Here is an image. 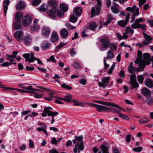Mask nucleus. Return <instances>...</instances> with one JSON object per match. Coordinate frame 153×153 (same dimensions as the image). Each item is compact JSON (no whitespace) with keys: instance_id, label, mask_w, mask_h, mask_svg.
Wrapping results in <instances>:
<instances>
[{"instance_id":"obj_1","label":"nucleus","mask_w":153,"mask_h":153,"mask_svg":"<svg viewBox=\"0 0 153 153\" xmlns=\"http://www.w3.org/2000/svg\"><path fill=\"white\" fill-rule=\"evenodd\" d=\"M75 137L77 140V143L73 149L75 153H79L84 149V144L82 142L83 137L82 136H79L78 137L75 136Z\"/></svg>"},{"instance_id":"obj_2","label":"nucleus","mask_w":153,"mask_h":153,"mask_svg":"<svg viewBox=\"0 0 153 153\" xmlns=\"http://www.w3.org/2000/svg\"><path fill=\"white\" fill-rule=\"evenodd\" d=\"M23 57L25 58V61H28L30 62H33L35 60L38 61V63L39 64H41L42 63V62L38 59L36 58L34 56V54L33 53H31L30 54L29 53H25L23 56Z\"/></svg>"},{"instance_id":"obj_3","label":"nucleus","mask_w":153,"mask_h":153,"mask_svg":"<svg viewBox=\"0 0 153 153\" xmlns=\"http://www.w3.org/2000/svg\"><path fill=\"white\" fill-rule=\"evenodd\" d=\"M97 1V4L98 6H96V12L95 8L94 7L92 8L91 11V18L94 16L99 15L100 13V11L101 9V6L102 4L101 1L100 0H98Z\"/></svg>"},{"instance_id":"obj_4","label":"nucleus","mask_w":153,"mask_h":153,"mask_svg":"<svg viewBox=\"0 0 153 153\" xmlns=\"http://www.w3.org/2000/svg\"><path fill=\"white\" fill-rule=\"evenodd\" d=\"M93 102H94L96 103H98L110 107H116L120 109L121 110H123H123V108H121L120 106L113 103L110 102H105L104 101L98 100H94V101H93Z\"/></svg>"},{"instance_id":"obj_5","label":"nucleus","mask_w":153,"mask_h":153,"mask_svg":"<svg viewBox=\"0 0 153 153\" xmlns=\"http://www.w3.org/2000/svg\"><path fill=\"white\" fill-rule=\"evenodd\" d=\"M99 41L104 48H107L109 47L110 42L107 37H103L101 38Z\"/></svg>"},{"instance_id":"obj_6","label":"nucleus","mask_w":153,"mask_h":153,"mask_svg":"<svg viewBox=\"0 0 153 153\" xmlns=\"http://www.w3.org/2000/svg\"><path fill=\"white\" fill-rule=\"evenodd\" d=\"M136 76L132 74L130 76V85L133 88L138 87L139 85L136 81Z\"/></svg>"},{"instance_id":"obj_7","label":"nucleus","mask_w":153,"mask_h":153,"mask_svg":"<svg viewBox=\"0 0 153 153\" xmlns=\"http://www.w3.org/2000/svg\"><path fill=\"white\" fill-rule=\"evenodd\" d=\"M31 21L30 16H25L23 18L22 25L25 27H27L31 23Z\"/></svg>"},{"instance_id":"obj_8","label":"nucleus","mask_w":153,"mask_h":153,"mask_svg":"<svg viewBox=\"0 0 153 153\" xmlns=\"http://www.w3.org/2000/svg\"><path fill=\"white\" fill-rule=\"evenodd\" d=\"M58 10V8H53L49 10L47 13L49 17L52 19H54L56 16V12Z\"/></svg>"},{"instance_id":"obj_9","label":"nucleus","mask_w":153,"mask_h":153,"mask_svg":"<svg viewBox=\"0 0 153 153\" xmlns=\"http://www.w3.org/2000/svg\"><path fill=\"white\" fill-rule=\"evenodd\" d=\"M143 36L145 40L142 41V45H149L150 42V41L152 39V38L149 35L144 32L143 33Z\"/></svg>"},{"instance_id":"obj_10","label":"nucleus","mask_w":153,"mask_h":153,"mask_svg":"<svg viewBox=\"0 0 153 153\" xmlns=\"http://www.w3.org/2000/svg\"><path fill=\"white\" fill-rule=\"evenodd\" d=\"M119 6L118 4L114 3L111 8L112 12L114 13H117L119 12Z\"/></svg>"},{"instance_id":"obj_11","label":"nucleus","mask_w":153,"mask_h":153,"mask_svg":"<svg viewBox=\"0 0 153 153\" xmlns=\"http://www.w3.org/2000/svg\"><path fill=\"white\" fill-rule=\"evenodd\" d=\"M14 35L15 38L18 41H20L23 39L22 33L20 31H17L16 32Z\"/></svg>"},{"instance_id":"obj_12","label":"nucleus","mask_w":153,"mask_h":153,"mask_svg":"<svg viewBox=\"0 0 153 153\" xmlns=\"http://www.w3.org/2000/svg\"><path fill=\"white\" fill-rule=\"evenodd\" d=\"M144 61L143 62H145L146 65H149L150 64V56L149 53H145L143 55Z\"/></svg>"},{"instance_id":"obj_13","label":"nucleus","mask_w":153,"mask_h":153,"mask_svg":"<svg viewBox=\"0 0 153 153\" xmlns=\"http://www.w3.org/2000/svg\"><path fill=\"white\" fill-rule=\"evenodd\" d=\"M98 26V25L95 22H92L90 23L89 27H86L85 28V30L87 31L89 29L91 30L94 31L96 28Z\"/></svg>"},{"instance_id":"obj_14","label":"nucleus","mask_w":153,"mask_h":153,"mask_svg":"<svg viewBox=\"0 0 153 153\" xmlns=\"http://www.w3.org/2000/svg\"><path fill=\"white\" fill-rule=\"evenodd\" d=\"M142 93L145 96L147 97L150 96L151 94L150 91L146 87H144L142 89Z\"/></svg>"},{"instance_id":"obj_15","label":"nucleus","mask_w":153,"mask_h":153,"mask_svg":"<svg viewBox=\"0 0 153 153\" xmlns=\"http://www.w3.org/2000/svg\"><path fill=\"white\" fill-rule=\"evenodd\" d=\"M51 30L48 27H44L42 30V32L44 36L47 37L50 34Z\"/></svg>"},{"instance_id":"obj_16","label":"nucleus","mask_w":153,"mask_h":153,"mask_svg":"<svg viewBox=\"0 0 153 153\" xmlns=\"http://www.w3.org/2000/svg\"><path fill=\"white\" fill-rule=\"evenodd\" d=\"M145 83L146 85L149 88H151L153 87V81L149 79H146Z\"/></svg>"},{"instance_id":"obj_17","label":"nucleus","mask_w":153,"mask_h":153,"mask_svg":"<svg viewBox=\"0 0 153 153\" xmlns=\"http://www.w3.org/2000/svg\"><path fill=\"white\" fill-rule=\"evenodd\" d=\"M16 10H22L25 7V4L23 1H20L16 5Z\"/></svg>"},{"instance_id":"obj_18","label":"nucleus","mask_w":153,"mask_h":153,"mask_svg":"<svg viewBox=\"0 0 153 153\" xmlns=\"http://www.w3.org/2000/svg\"><path fill=\"white\" fill-rule=\"evenodd\" d=\"M49 5L51 6L53 8H58L57 3L56 0H49L48 2Z\"/></svg>"},{"instance_id":"obj_19","label":"nucleus","mask_w":153,"mask_h":153,"mask_svg":"<svg viewBox=\"0 0 153 153\" xmlns=\"http://www.w3.org/2000/svg\"><path fill=\"white\" fill-rule=\"evenodd\" d=\"M24 44L26 45H29L32 42V39L30 36L25 37L24 39Z\"/></svg>"},{"instance_id":"obj_20","label":"nucleus","mask_w":153,"mask_h":153,"mask_svg":"<svg viewBox=\"0 0 153 153\" xmlns=\"http://www.w3.org/2000/svg\"><path fill=\"white\" fill-rule=\"evenodd\" d=\"M137 9H139L138 7H136L135 5L134 4L132 7H128L126 8V10L128 12H130L133 14L135 13V12Z\"/></svg>"},{"instance_id":"obj_21","label":"nucleus","mask_w":153,"mask_h":153,"mask_svg":"<svg viewBox=\"0 0 153 153\" xmlns=\"http://www.w3.org/2000/svg\"><path fill=\"white\" fill-rule=\"evenodd\" d=\"M60 33L62 37L63 38H65L67 37L68 33L66 29L63 28L60 31Z\"/></svg>"},{"instance_id":"obj_22","label":"nucleus","mask_w":153,"mask_h":153,"mask_svg":"<svg viewBox=\"0 0 153 153\" xmlns=\"http://www.w3.org/2000/svg\"><path fill=\"white\" fill-rule=\"evenodd\" d=\"M59 39V37L57 33L53 32L52 34L51 40L52 42H56Z\"/></svg>"},{"instance_id":"obj_23","label":"nucleus","mask_w":153,"mask_h":153,"mask_svg":"<svg viewBox=\"0 0 153 153\" xmlns=\"http://www.w3.org/2000/svg\"><path fill=\"white\" fill-rule=\"evenodd\" d=\"M82 9L80 7H76L74 11V14L76 16H79L82 12Z\"/></svg>"},{"instance_id":"obj_24","label":"nucleus","mask_w":153,"mask_h":153,"mask_svg":"<svg viewBox=\"0 0 153 153\" xmlns=\"http://www.w3.org/2000/svg\"><path fill=\"white\" fill-rule=\"evenodd\" d=\"M10 2V1L9 0H4V3L5 4L7 5H6L4 4L3 5V7H4V13L5 14V15H6V13L7 12V11L8 9V6L7 5H8L9 4Z\"/></svg>"},{"instance_id":"obj_25","label":"nucleus","mask_w":153,"mask_h":153,"mask_svg":"<svg viewBox=\"0 0 153 153\" xmlns=\"http://www.w3.org/2000/svg\"><path fill=\"white\" fill-rule=\"evenodd\" d=\"M133 64V63L131 62L128 68L129 72L131 74H133L135 72V68L132 66Z\"/></svg>"},{"instance_id":"obj_26","label":"nucleus","mask_w":153,"mask_h":153,"mask_svg":"<svg viewBox=\"0 0 153 153\" xmlns=\"http://www.w3.org/2000/svg\"><path fill=\"white\" fill-rule=\"evenodd\" d=\"M23 15L22 14L19 12H17L15 15V19L17 22H20L21 19Z\"/></svg>"},{"instance_id":"obj_27","label":"nucleus","mask_w":153,"mask_h":153,"mask_svg":"<svg viewBox=\"0 0 153 153\" xmlns=\"http://www.w3.org/2000/svg\"><path fill=\"white\" fill-rule=\"evenodd\" d=\"M114 57V54L113 52L111 50H109L108 51L107 56L105 57L107 59H111Z\"/></svg>"},{"instance_id":"obj_28","label":"nucleus","mask_w":153,"mask_h":153,"mask_svg":"<svg viewBox=\"0 0 153 153\" xmlns=\"http://www.w3.org/2000/svg\"><path fill=\"white\" fill-rule=\"evenodd\" d=\"M40 29V26L36 25L34 24L31 26L30 30L31 32L38 31Z\"/></svg>"},{"instance_id":"obj_29","label":"nucleus","mask_w":153,"mask_h":153,"mask_svg":"<svg viewBox=\"0 0 153 153\" xmlns=\"http://www.w3.org/2000/svg\"><path fill=\"white\" fill-rule=\"evenodd\" d=\"M13 26L16 29L20 28L21 26V22L19 21L15 22L13 24Z\"/></svg>"},{"instance_id":"obj_30","label":"nucleus","mask_w":153,"mask_h":153,"mask_svg":"<svg viewBox=\"0 0 153 153\" xmlns=\"http://www.w3.org/2000/svg\"><path fill=\"white\" fill-rule=\"evenodd\" d=\"M72 96L69 94H67L64 98V101L69 102L71 101Z\"/></svg>"},{"instance_id":"obj_31","label":"nucleus","mask_w":153,"mask_h":153,"mask_svg":"<svg viewBox=\"0 0 153 153\" xmlns=\"http://www.w3.org/2000/svg\"><path fill=\"white\" fill-rule=\"evenodd\" d=\"M60 7L61 9L64 12H65L67 11L68 9V6L64 4H61L60 5Z\"/></svg>"},{"instance_id":"obj_32","label":"nucleus","mask_w":153,"mask_h":153,"mask_svg":"<svg viewBox=\"0 0 153 153\" xmlns=\"http://www.w3.org/2000/svg\"><path fill=\"white\" fill-rule=\"evenodd\" d=\"M150 119L149 118H143L140 119L138 122L141 124L143 123H148L150 121Z\"/></svg>"},{"instance_id":"obj_33","label":"nucleus","mask_w":153,"mask_h":153,"mask_svg":"<svg viewBox=\"0 0 153 153\" xmlns=\"http://www.w3.org/2000/svg\"><path fill=\"white\" fill-rule=\"evenodd\" d=\"M139 14V9H137L136 10L135 13L132 14L131 16V23L133 22V21L135 19V17L136 16H138Z\"/></svg>"},{"instance_id":"obj_34","label":"nucleus","mask_w":153,"mask_h":153,"mask_svg":"<svg viewBox=\"0 0 153 153\" xmlns=\"http://www.w3.org/2000/svg\"><path fill=\"white\" fill-rule=\"evenodd\" d=\"M117 24L120 26L123 27H125L127 24L126 22L123 20H121L118 21Z\"/></svg>"},{"instance_id":"obj_35","label":"nucleus","mask_w":153,"mask_h":153,"mask_svg":"<svg viewBox=\"0 0 153 153\" xmlns=\"http://www.w3.org/2000/svg\"><path fill=\"white\" fill-rule=\"evenodd\" d=\"M72 102H74L73 105H77L80 106H84V105L82 102H79L77 100H71Z\"/></svg>"},{"instance_id":"obj_36","label":"nucleus","mask_w":153,"mask_h":153,"mask_svg":"<svg viewBox=\"0 0 153 153\" xmlns=\"http://www.w3.org/2000/svg\"><path fill=\"white\" fill-rule=\"evenodd\" d=\"M101 149L102 151V153H109L108 152V149L105 146L102 145L101 146Z\"/></svg>"},{"instance_id":"obj_37","label":"nucleus","mask_w":153,"mask_h":153,"mask_svg":"<svg viewBox=\"0 0 153 153\" xmlns=\"http://www.w3.org/2000/svg\"><path fill=\"white\" fill-rule=\"evenodd\" d=\"M104 106L97 104V106L96 107V110L99 112H102L103 111Z\"/></svg>"},{"instance_id":"obj_38","label":"nucleus","mask_w":153,"mask_h":153,"mask_svg":"<svg viewBox=\"0 0 153 153\" xmlns=\"http://www.w3.org/2000/svg\"><path fill=\"white\" fill-rule=\"evenodd\" d=\"M139 63H140L139 67L140 68L141 71H143L144 68L146 64L144 62H142L141 61H139Z\"/></svg>"},{"instance_id":"obj_39","label":"nucleus","mask_w":153,"mask_h":153,"mask_svg":"<svg viewBox=\"0 0 153 153\" xmlns=\"http://www.w3.org/2000/svg\"><path fill=\"white\" fill-rule=\"evenodd\" d=\"M50 45V44L47 42H44L42 45V47L43 48L46 49L48 48Z\"/></svg>"},{"instance_id":"obj_40","label":"nucleus","mask_w":153,"mask_h":153,"mask_svg":"<svg viewBox=\"0 0 153 153\" xmlns=\"http://www.w3.org/2000/svg\"><path fill=\"white\" fill-rule=\"evenodd\" d=\"M31 93L33 94V97L35 98L38 99H39L41 98L42 97L43 95V94H39L38 93L35 92H33Z\"/></svg>"},{"instance_id":"obj_41","label":"nucleus","mask_w":153,"mask_h":153,"mask_svg":"<svg viewBox=\"0 0 153 153\" xmlns=\"http://www.w3.org/2000/svg\"><path fill=\"white\" fill-rule=\"evenodd\" d=\"M109 47L110 48L111 50L114 51L116 50L117 46L114 43H110V44L109 45Z\"/></svg>"},{"instance_id":"obj_42","label":"nucleus","mask_w":153,"mask_h":153,"mask_svg":"<svg viewBox=\"0 0 153 153\" xmlns=\"http://www.w3.org/2000/svg\"><path fill=\"white\" fill-rule=\"evenodd\" d=\"M61 87L62 88L68 90H71L72 89V88L70 86L67 85L65 83L62 84L61 85Z\"/></svg>"},{"instance_id":"obj_43","label":"nucleus","mask_w":153,"mask_h":153,"mask_svg":"<svg viewBox=\"0 0 153 153\" xmlns=\"http://www.w3.org/2000/svg\"><path fill=\"white\" fill-rule=\"evenodd\" d=\"M69 53L72 56H74L76 54V52L75 49L74 48L71 49L69 51Z\"/></svg>"},{"instance_id":"obj_44","label":"nucleus","mask_w":153,"mask_h":153,"mask_svg":"<svg viewBox=\"0 0 153 153\" xmlns=\"http://www.w3.org/2000/svg\"><path fill=\"white\" fill-rule=\"evenodd\" d=\"M144 80L143 76L142 75H139L137 76V80L140 84L143 83Z\"/></svg>"},{"instance_id":"obj_45","label":"nucleus","mask_w":153,"mask_h":153,"mask_svg":"<svg viewBox=\"0 0 153 153\" xmlns=\"http://www.w3.org/2000/svg\"><path fill=\"white\" fill-rule=\"evenodd\" d=\"M103 111L110 112L114 110L113 108H110L106 106H104Z\"/></svg>"},{"instance_id":"obj_46","label":"nucleus","mask_w":153,"mask_h":153,"mask_svg":"<svg viewBox=\"0 0 153 153\" xmlns=\"http://www.w3.org/2000/svg\"><path fill=\"white\" fill-rule=\"evenodd\" d=\"M77 18L75 17L74 15H72L71 16L70 19V20L71 22L73 23H75L77 21Z\"/></svg>"},{"instance_id":"obj_47","label":"nucleus","mask_w":153,"mask_h":153,"mask_svg":"<svg viewBox=\"0 0 153 153\" xmlns=\"http://www.w3.org/2000/svg\"><path fill=\"white\" fill-rule=\"evenodd\" d=\"M126 33H131L132 34L134 32V30L131 29L130 27L129 26L127 27L126 29Z\"/></svg>"},{"instance_id":"obj_48","label":"nucleus","mask_w":153,"mask_h":153,"mask_svg":"<svg viewBox=\"0 0 153 153\" xmlns=\"http://www.w3.org/2000/svg\"><path fill=\"white\" fill-rule=\"evenodd\" d=\"M41 1V0H33L32 2V3L34 5L37 6L40 3Z\"/></svg>"},{"instance_id":"obj_49","label":"nucleus","mask_w":153,"mask_h":153,"mask_svg":"<svg viewBox=\"0 0 153 153\" xmlns=\"http://www.w3.org/2000/svg\"><path fill=\"white\" fill-rule=\"evenodd\" d=\"M143 149V147L142 146H140L134 148L132 149L133 151L135 152H140Z\"/></svg>"},{"instance_id":"obj_50","label":"nucleus","mask_w":153,"mask_h":153,"mask_svg":"<svg viewBox=\"0 0 153 153\" xmlns=\"http://www.w3.org/2000/svg\"><path fill=\"white\" fill-rule=\"evenodd\" d=\"M139 25H140V24H138L135 21L134 23L131 25V27L132 28L136 29L139 28Z\"/></svg>"},{"instance_id":"obj_51","label":"nucleus","mask_w":153,"mask_h":153,"mask_svg":"<svg viewBox=\"0 0 153 153\" xmlns=\"http://www.w3.org/2000/svg\"><path fill=\"white\" fill-rule=\"evenodd\" d=\"M39 9L41 11H45L46 10V6L44 4H42L39 7Z\"/></svg>"},{"instance_id":"obj_52","label":"nucleus","mask_w":153,"mask_h":153,"mask_svg":"<svg viewBox=\"0 0 153 153\" xmlns=\"http://www.w3.org/2000/svg\"><path fill=\"white\" fill-rule=\"evenodd\" d=\"M56 13L57 16L59 17H61L64 14V12H63L61 10H59L58 11L57 10Z\"/></svg>"},{"instance_id":"obj_53","label":"nucleus","mask_w":153,"mask_h":153,"mask_svg":"<svg viewBox=\"0 0 153 153\" xmlns=\"http://www.w3.org/2000/svg\"><path fill=\"white\" fill-rule=\"evenodd\" d=\"M119 116L120 117L125 119L127 120H129V118L128 116L126 115H124L122 114H120V115H119Z\"/></svg>"},{"instance_id":"obj_54","label":"nucleus","mask_w":153,"mask_h":153,"mask_svg":"<svg viewBox=\"0 0 153 153\" xmlns=\"http://www.w3.org/2000/svg\"><path fill=\"white\" fill-rule=\"evenodd\" d=\"M115 66V64H113L110 68H109V70L108 71V73L109 74H111L113 70L114 69Z\"/></svg>"},{"instance_id":"obj_55","label":"nucleus","mask_w":153,"mask_h":153,"mask_svg":"<svg viewBox=\"0 0 153 153\" xmlns=\"http://www.w3.org/2000/svg\"><path fill=\"white\" fill-rule=\"evenodd\" d=\"M98 85L100 87H102L103 88H105L106 86H107L105 83H104V82H99L98 83Z\"/></svg>"},{"instance_id":"obj_56","label":"nucleus","mask_w":153,"mask_h":153,"mask_svg":"<svg viewBox=\"0 0 153 153\" xmlns=\"http://www.w3.org/2000/svg\"><path fill=\"white\" fill-rule=\"evenodd\" d=\"M79 82L82 85L86 84L87 81L85 79H81L79 80Z\"/></svg>"},{"instance_id":"obj_57","label":"nucleus","mask_w":153,"mask_h":153,"mask_svg":"<svg viewBox=\"0 0 153 153\" xmlns=\"http://www.w3.org/2000/svg\"><path fill=\"white\" fill-rule=\"evenodd\" d=\"M104 64V68L105 69H106L109 66V64H107L106 62L105 57H104V59L103 60Z\"/></svg>"},{"instance_id":"obj_58","label":"nucleus","mask_w":153,"mask_h":153,"mask_svg":"<svg viewBox=\"0 0 153 153\" xmlns=\"http://www.w3.org/2000/svg\"><path fill=\"white\" fill-rule=\"evenodd\" d=\"M110 79V78L109 77H105L102 79V82L106 84Z\"/></svg>"},{"instance_id":"obj_59","label":"nucleus","mask_w":153,"mask_h":153,"mask_svg":"<svg viewBox=\"0 0 153 153\" xmlns=\"http://www.w3.org/2000/svg\"><path fill=\"white\" fill-rule=\"evenodd\" d=\"M146 0H139V6L140 7H141L142 5L144 4L146 2Z\"/></svg>"},{"instance_id":"obj_60","label":"nucleus","mask_w":153,"mask_h":153,"mask_svg":"<svg viewBox=\"0 0 153 153\" xmlns=\"http://www.w3.org/2000/svg\"><path fill=\"white\" fill-rule=\"evenodd\" d=\"M137 54L139 59L140 61H141L142 57V52L140 50H138L137 52Z\"/></svg>"},{"instance_id":"obj_61","label":"nucleus","mask_w":153,"mask_h":153,"mask_svg":"<svg viewBox=\"0 0 153 153\" xmlns=\"http://www.w3.org/2000/svg\"><path fill=\"white\" fill-rule=\"evenodd\" d=\"M139 28L142 29L143 31L145 32L146 31V25H145L140 24Z\"/></svg>"},{"instance_id":"obj_62","label":"nucleus","mask_w":153,"mask_h":153,"mask_svg":"<svg viewBox=\"0 0 153 153\" xmlns=\"http://www.w3.org/2000/svg\"><path fill=\"white\" fill-rule=\"evenodd\" d=\"M66 26L67 28L70 30L74 29L76 28V27L73 26L68 23L66 24Z\"/></svg>"},{"instance_id":"obj_63","label":"nucleus","mask_w":153,"mask_h":153,"mask_svg":"<svg viewBox=\"0 0 153 153\" xmlns=\"http://www.w3.org/2000/svg\"><path fill=\"white\" fill-rule=\"evenodd\" d=\"M119 76L121 77H124L125 76V74L124 73V71L123 70H121L119 74Z\"/></svg>"},{"instance_id":"obj_64","label":"nucleus","mask_w":153,"mask_h":153,"mask_svg":"<svg viewBox=\"0 0 153 153\" xmlns=\"http://www.w3.org/2000/svg\"><path fill=\"white\" fill-rule=\"evenodd\" d=\"M51 142L52 144L56 145L57 143L56 138L55 137L53 138L51 140Z\"/></svg>"}]
</instances>
